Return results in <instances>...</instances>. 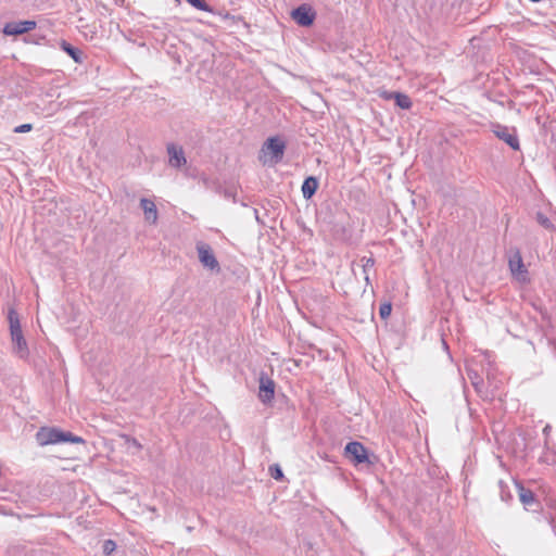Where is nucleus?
Listing matches in <instances>:
<instances>
[{
    "instance_id": "obj_1",
    "label": "nucleus",
    "mask_w": 556,
    "mask_h": 556,
    "mask_svg": "<svg viewBox=\"0 0 556 556\" xmlns=\"http://www.w3.org/2000/svg\"><path fill=\"white\" fill-rule=\"evenodd\" d=\"M36 440L41 446L59 443L85 442L81 437L75 435L70 431H63L55 427H41L36 433Z\"/></svg>"
},
{
    "instance_id": "obj_7",
    "label": "nucleus",
    "mask_w": 556,
    "mask_h": 556,
    "mask_svg": "<svg viewBox=\"0 0 556 556\" xmlns=\"http://www.w3.org/2000/svg\"><path fill=\"white\" fill-rule=\"evenodd\" d=\"M36 26L37 23L31 20L13 21L3 26L2 33L5 36H18L34 30Z\"/></svg>"
},
{
    "instance_id": "obj_4",
    "label": "nucleus",
    "mask_w": 556,
    "mask_h": 556,
    "mask_svg": "<svg viewBox=\"0 0 556 556\" xmlns=\"http://www.w3.org/2000/svg\"><path fill=\"white\" fill-rule=\"evenodd\" d=\"M491 129L496 138L507 143L513 150H520V143L515 128L494 123L491 125Z\"/></svg>"
},
{
    "instance_id": "obj_19",
    "label": "nucleus",
    "mask_w": 556,
    "mask_h": 556,
    "mask_svg": "<svg viewBox=\"0 0 556 556\" xmlns=\"http://www.w3.org/2000/svg\"><path fill=\"white\" fill-rule=\"evenodd\" d=\"M362 262V266H363V271L365 274V280L367 283H369V276H368V269L369 268H372L374 265H375V260L372 257H363L361 260Z\"/></svg>"
},
{
    "instance_id": "obj_16",
    "label": "nucleus",
    "mask_w": 556,
    "mask_h": 556,
    "mask_svg": "<svg viewBox=\"0 0 556 556\" xmlns=\"http://www.w3.org/2000/svg\"><path fill=\"white\" fill-rule=\"evenodd\" d=\"M509 267L514 275H516V274L520 275V274L527 273L523 262H522L521 254L518 250L515 252L514 256L510 257Z\"/></svg>"
},
{
    "instance_id": "obj_24",
    "label": "nucleus",
    "mask_w": 556,
    "mask_h": 556,
    "mask_svg": "<svg viewBox=\"0 0 556 556\" xmlns=\"http://www.w3.org/2000/svg\"><path fill=\"white\" fill-rule=\"evenodd\" d=\"M498 485L501 488V497L503 501H507L510 497L508 492H505V484L502 480L498 481Z\"/></svg>"
},
{
    "instance_id": "obj_22",
    "label": "nucleus",
    "mask_w": 556,
    "mask_h": 556,
    "mask_svg": "<svg viewBox=\"0 0 556 556\" xmlns=\"http://www.w3.org/2000/svg\"><path fill=\"white\" fill-rule=\"evenodd\" d=\"M116 548V543L113 540H106L103 543V553L111 555Z\"/></svg>"
},
{
    "instance_id": "obj_9",
    "label": "nucleus",
    "mask_w": 556,
    "mask_h": 556,
    "mask_svg": "<svg viewBox=\"0 0 556 556\" xmlns=\"http://www.w3.org/2000/svg\"><path fill=\"white\" fill-rule=\"evenodd\" d=\"M275 395V382L265 375L260 377V400L263 403H269Z\"/></svg>"
},
{
    "instance_id": "obj_18",
    "label": "nucleus",
    "mask_w": 556,
    "mask_h": 556,
    "mask_svg": "<svg viewBox=\"0 0 556 556\" xmlns=\"http://www.w3.org/2000/svg\"><path fill=\"white\" fill-rule=\"evenodd\" d=\"M535 220L538 222L539 225H541L546 230H549V231H554L555 230L554 224L543 213L538 212L535 214Z\"/></svg>"
},
{
    "instance_id": "obj_11",
    "label": "nucleus",
    "mask_w": 556,
    "mask_h": 556,
    "mask_svg": "<svg viewBox=\"0 0 556 556\" xmlns=\"http://www.w3.org/2000/svg\"><path fill=\"white\" fill-rule=\"evenodd\" d=\"M516 486L518 490L519 500L525 505V507L535 510L536 508H534V506L538 507L539 503L535 500L534 493L519 483H517Z\"/></svg>"
},
{
    "instance_id": "obj_26",
    "label": "nucleus",
    "mask_w": 556,
    "mask_h": 556,
    "mask_svg": "<svg viewBox=\"0 0 556 556\" xmlns=\"http://www.w3.org/2000/svg\"><path fill=\"white\" fill-rule=\"evenodd\" d=\"M131 444H132V446H135L137 448H139L141 446L136 439H132Z\"/></svg>"
},
{
    "instance_id": "obj_2",
    "label": "nucleus",
    "mask_w": 556,
    "mask_h": 556,
    "mask_svg": "<svg viewBox=\"0 0 556 556\" xmlns=\"http://www.w3.org/2000/svg\"><path fill=\"white\" fill-rule=\"evenodd\" d=\"M8 319L10 324V333L13 349L21 358H25L28 355V346L23 336L18 314L16 311L11 308L8 314Z\"/></svg>"
},
{
    "instance_id": "obj_3",
    "label": "nucleus",
    "mask_w": 556,
    "mask_h": 556,
    "mask_svg": "<svg viewBox=\"0 0 556 556\" xmlns=\"http://www.w3.org/2000/svg\"><path fill=\"white\" fill-rule=\"evenodd\" d=\"M286 144L277 137L268 138L262 147L260 161L264 164L280 162L283 157Z\"/></svg>"
},
{
    "instance_id": "obj_20",
    "label": "nucleus",
    "mask_w": 556,
    "mask_h": 556,
    "mask_svg": "<svg viewBox=\"0 0 556 556\" xmlns=\"http://www.w3.org/2000/svg\"><path fill=\"white\" fill-rule=\"evenodd\" d=\"M392 312V304L389 302L382 303L379 307V315L381 319H387Z\"/></svg>"
},
{
    "instance_id": "obj_8",
    "label": "nucleus",
    "mask_w": 556,
    "mask_h": 556,
    "mask_svg": "<svg viewBox=\"0 0 556 556\" xmlns=\"http://www.w3.org/2000/svg\"><path fill=\"white\" fill-rule=\"evenodd\" d=\"M291 16L300 26L308 27L313 25L316 13L311 5L301 4L292 11Z\"/></svg>"
},
{
    "instance_id": "obj_21",
    "label": "nucleus",
    "mask_w": 556,
    "mask_h": 556,
    "mask_svg": "<svg viewBox=\"0 0 556 556\" xmlns=\"http://www.w3.org/2000/svg\"><path fill=\"white\" fill-rule=\"evenodd\" d=\"M269 472H270V476L275 479V480H282L283 478V472L280 468L279 465L275 464V465H271L269 467Z\"/></svg>"
},
{
    "instance_id": "obj_12",
    "label": "nucleus",
    "mask_w": 556,
    "mask_h": 556,
    "mask_svg": "<svg viewBox=\"0 0 556 556\" xmlns=\"http://www.w3.org/2000/svg\"><path fill=\"white\" fill-rule=\"evenodd\" d=\"M382 96L387 100L393 99L395 101V104L403 110H409L413 105L410 98L402 92L384 91Z\"/></svg>"
},
{
    "instance_id": "obj_15",
    "label": "nucleus",
    "mask_w": 556,
    "mask_h": 556,
    "mask_svg": "<svg viewBox=\"0 0 556 556\" xmlns=\"http://www.w3.org/2000/svg\"><path fill=\"white\" fill-rule=\"evenodd\" d=\"M318 185V179L316 177H306L301 188L303 198L305 200H309L316 193Z\"/></svg>"
},
{
    "instance_id": "obj_25",
    "label": "nucleus",
    "mask_w": 556,
    "mask_h": 556,
    "mask_svg": "<svg viewBox=\"0 0 556 556\" xmlns=\"http://www.w3.org/2000/svg\"><path fill=\"white\" fill-rule=\"evenodd\" d=\"M549 431H551V426H549V425H546V426L544 427V429H543V433H544L545 435H547V434L549 433Z\"/></svg>"
},
{
    "instance_id": "obj_13",
    "label": "nucleus",
    "mask_w": 556,
    "mask_h": 556,
    "mask_svg": "<svg viewBox=\"0 0 556 556\" xmlns=\"http://www.w3.org/2000/svg\"><path fill=\"white\" fill-rule=\"evenodd\" d=\"M193 8L212 13L214 16H217L220 21L227 20L230 17L228 12L216 11L211 5H208L204 0H186Z\"/></svg>"
},
{
    "instance_id": "obj_5",
    "label": "nucleus",
    "mask_w": 556,
    "mask_h": 556,
    "mask_svg": "<svg viewBox=\"0 0 556 556\" xmlns=\"http://www.w3.org/2000/svg\"><path fill=\"white\" fill-rule=\"evenodd\" d=\"M197 252L200 263L212 271L220 270L219 263L213 252V249L204 242L197 243Z\"/></svg>"
},
{
    "instance_id": "obj_14",
    "label": "nucleus",
    "mask_w": 556,
    "mask_h": 556,
    "mask_svg": "<svg viewBox=\"0 0 556 556\" xmlns=\"http://www.w3.org/2000/svg\"><path fill=\"white\" fill-rule=\"evenodd\" d=\"M140 207L144 213V218L150 224H155L157 220V208L154 202L150 199L142 198L140 200Z\"/></svg>"
},
{
    "instance_id": "obj_10",
    "label": "nucleus",
    "mask_w": 556,
    "mask_h": 556,
    "mask_svg": "<svg viewBox=\"0 0 556 556\" xmlns=\"http://www.w3.org/2000/svg\"><path fill=\"white\" fill-rule=\"evenodd\" d=\"M167 153L169 156V165L172 167L180 168L186 164L185 153L181 147L175 143L167 144Z\"/></svg>"
},
{
    "instance_id": "obj_17",
    "label": "nucleus",
    "mask_w": 556,
    "mask_h": 556,
    "mask_svg": "<svg viewBox=\"0 0 556 556\" xmlns=\"http://www.w3.org/2000/svg\"><path fill=\"white\" fill-rule=\"evenodd\" d=\"M61 48L66 52L76 63L81 62V51L65 40H62Z\"/></svg>"
},
{
    "instance_id": "obj_23",
    "label": "nucleus",
    "mask_w": 556,
    "mask_h": 556,
    "mask_svg": "<svg viewBox=\"0 0 556 556\" xmlns=\"http://www.w3.org/2000/svg\"><path fill=\"white\" fill-rule=\"evenodd\" d=\"M33 129L31 124H22L17 127H15L14 132H28Z\"/></svg>"
},
{
    "instance_id": "obj_6",
    "label": "nucleus",
    "mask_w": 556,
    "mask_h": 556,
    "mask_svg": "<svg viewBox=\"0 0 556 556\" xmlns=\"http://www.w3.org/2000/svg\"><path fill=\"white\" fill-rule=\"evenodd\" d=\"M344 454L355 465L370 463L366 447L357 441L349 442L344 447Z\"/></svg>"
}]
</instances>
